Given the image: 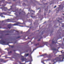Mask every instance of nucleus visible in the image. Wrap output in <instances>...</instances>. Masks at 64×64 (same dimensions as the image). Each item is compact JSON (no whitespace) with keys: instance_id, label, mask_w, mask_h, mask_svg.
Returning <instances> with one entry per match:
<instances>
[{"instance_id":"1","label":"nucleus","mask_w":64,"mask_h":64,"mask_svg":"<svg viewBox=\"0 0 64 64\" xmlns=\"http://www.w3.org/2000/svg\"><path fill=\"white\" fill-rule=\"evenodd\" d=\"M0 43L2 44V45H7V44H6V43L3 40L0 41Z\"/></svg>"},{"instance_id":"2","label":"nucleus","mask_w":64,"mask_h":64,"mask_svg":"<svg viewBox=\"0 0 64 64\" xmlns=\"http://www.w3.org/2000/svg\"><path fill=\"white\" fill-rule=\"evenodd\" d=\"M5 15V14H6V13H5V12H2V13H1L0 14V16H1V17H4V18H5V17L4 16H3L2 15L3 14Z\"/></svg>"},{"instance_id":"3","label":"nucleus","mask_w":64,"mask_h":64,"mask_svg":"<svg viewBox=\"0 0 64 64\" xmlns=\"http://www.w3.org/2000/svg\"><path fill=\"white\" fill-rule=\"evenodd\" d=\"M4 11H6V10L7 9V8L4 7Z\"/></svg>"},{"instance_id":"4","label":"nucleus","mask_w":64,"mask_h":64,"mask_svg":"<svg viewBox=\"0 0 64 64\" xmlns=\"http://www.w3.org/2000/svg\"><path fill=\"white\" fill-rule=\"evenodd\" d=\"M28 55H29V54H25V56H28Z\"/></svg>"},{"instance_id":"5","label":"nucleus","mask_w":64,"mask_h":64,"mask_svg":"<svg viewBox=\"0 0 64 64\" xmlns=\"http://www.w3.org/2000/svg\"><path fill=\"white\" fill-rule=\"evenodd\" d=\"M16 25H17V24H14V26H16Z\"/></svg>"},{"instance_id":"6","label":"nucleus","mask_w":64,"mask_h":64,"mask_svg":"<svg viewBox=\"0 0 64 64\" xmlns=\"http://www.w3.org/2000/svg\"><path fill=\"white\" fill-rule=\"evenodd\" d=\"M56 6H55L54 7V8H56Z\"/></svg>"},{"instance_id":"7","label":"nucleus","mask_w":64,"mask_h":64,"mask_svg":"<svg viewBox=\"0 0 64 64\" xmlns=\"http://www.w3.org/2000/svg\"><path fill=\"white\" fill-rule=\"evenodd\" d=\"M13 47H14V46H11V47L12 48H13Z\"/></svg>"},{"instance_id":"8","label":"nucleus","mask_w":64,"mask_h":64,"mask_svg":"<svg viewBox=\"0 0 64 64\" xmlns=\"http://www.w3.org/2000/svg\"><path fill=\"white\" fill-rule=\"evenodd\" d=\"M11 10V8H10V9H9L8 10Z\"/></svg>"},{"instance_id":"9","label":"nucleus","mask_w":64,"mask_h":64,"mask_svg":"<svg viewBox=\"0 0 64 64\" xmlns=\"http://www.w3.org/2000/svg\"><path fill=\"white\" fill-rule=\"evenodd\" d=\"M62 58V59H64V58Z\"/></svg>"},{"instance_id":"10","label":"nucleus","mask_w":64,"mask_h":64,"mask_svg":"<svg viewBox=\"0 0 64 64\" xmlns=\"http://www.w3.org/2000/svg\"><path fill=\"white\" fill-rule=\"evenodd\" d=\"M22 60H24V59H22Z\"/></svg>"},{"instance_id":"11","label":"nucleus","mask_w":64,"mask_h":64,"mask_svg":"<svg viewBox=\"0 0 64 64\" xmlns=\"http://www.w3.org/2000/svg\"><path fill=\"white\" fill-rule=\"evenodd\" d=\"M9 20V19L7 20Z\"/></svg>"},{"instance_id":"12","label":"nucleus","mask_w":64,"mask_h":64,"mask_svg":"<svg viewBox=\"0 0 64 64\" xmlns=\"http://www.w3.org/2000/svg\"><path fill=\"white\" fill-rule=\"evenodd\" d=\"M63 40H64V38L63 39Z\"/></svg>"},{"instance_id":"13","label":"nucleus","mask_w":64,"mask_h":64,"mask_svg":"<svg viewBox=\"0 0 64 64\" xmlns=\"http://www.w3.org/2000/svg\"><path fill=\"white\" fill-rule=\"evenodd\" d=\"M49 64H50V63H49Z\"/></svg>"},{"instance_id":"14","label":"nucleus","mask_w":64,"mask_h":64,"mask_svg":"<svg viewBox=\"0 0 64 64\" xmlns=\"http://www.w3.org/2000/svg\"><path fill=\"white\" fill-rule=\"evenodd\" d=\"M3 21H2V22H3Z\"/></svg>"},{"instance_id":"15","label":"nucleus","mask_w":64,"mask_h":64,"mask_svg":"<svg viewBox=\"0 0 64 64\" xmlns=\"http://www.w3.org/2000/svg\"><path fill=\"white\" fill-rule=\"evenodd\" d=\"M2 9H3V8H2Z\"/></svg>"},{"instance_id":"16","label":"nucleus","mask_w":64,"mask_h":64,"mask_svg":"<svg viewBox=\"0 0 64 64\" xmlns=\"http://www.w3.org/2000/svg\"><path fill=\"white\" fill-rule=\"evenodd\" d=\"M22 27H23V26H22Z\"/></svg>"},{"instance_id":"17","label":"nucleus","mask_w":64,"mask_h":64,"mask_svg":"<svg viewBox=\"0 0 64 64\" xmlns=\"http://www.w3.org/2000/svg\"><path fill=\"white\" fill-rule=\"evenodd\" d=\"M34 50H33V51H34Z\"/></svg>"},{"instance_id":"18","label":"nucleus","mask_w":64,"mask_h":64,"mask_svg":"<svg viewBox=\"0 0 64 64\" xmlns=\"http://www.w3.org/2000/svg\"><path fill=\"white\" fill-rule=\"evenodd\" d=\"M64 57V56H63V57Z\"/></svg>"},{"instance_id":"19","label":"nucleus","mask_w":64,"mask_h":64,"mask_svg":"<svg viewBox=\"0 0 64 64\" xmlns=\"http://www.w3.org/2000/svg\"><path fill=\"white\" fill-rule=\"evenodd\" d=\"M58 63H59V62Z\"/></svg>"}]
</instances>
